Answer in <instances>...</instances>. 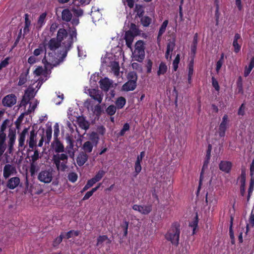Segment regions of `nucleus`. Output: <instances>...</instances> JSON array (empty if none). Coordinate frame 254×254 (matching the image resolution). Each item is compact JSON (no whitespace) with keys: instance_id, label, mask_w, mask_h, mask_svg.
<instances>
[{"instance_id":"f257e3e1","label":"nucleus","mask_w":254,"mask_h":254,"mask_svg":"<svg viewBox=\"0 0 254 254\" xmlns=\"http://www.w3.org/2000/svg\"><path fill=\"white\" fill-rule=\"evenodd\" d=\"M76 34L75 29L68 35L66 30L60 28L56 38H51L44 45L45 52H46V48L52 51L48 53L47 59L54 63V66H57L65 60L68 52L72 48L74 38L76 39Z\"/></svg>"},{"instance_id":"f03ea898","label":"nucleus","mask_w":254,"mask_h":254,"mask_svg":"<svg viewBox=\"0 0 254 254\" xmlns=\"http://www.w3.org/2000/svg\"><path fill=\"white\" fill-rule=\"evenodd\" d=\"M54 148L57 154L53 155L52 159L53 163L55 165L58 172H64L67 168L68 156L64 153L59 154L64 152V147L63 144L57 138L54 141Z\"/></svg>"},{"instance_id":"7ed1b4c3","label":"nucleus","mask_w":254,"mask_h":254,"mask_svg":"<svg viewBox=\"0 0 254 254\" xmlns=\"http://www.w3.org/2000/svg\"><path fill=\"white\" fill-rule=\"evenodd\" d=\"M181 225L179 222H173L170 228L165 235V239L171 242V243L175 245L178 246L179 243L180 235L181 233Z\"/></svg>"},{"instance_id":"20e7f679","label":"nucleus","mask_w":254,"mask_h":254,"mask_svg":"<svg viewBox=\"0 0 254 254\" xmlns=\"http://www.w3.org/2000/svg\"><path fill=\"white\" fill-rule=\"evenodd\" d=\"M145 47L143 41H137L135 45V49L133 53V58L135 61L141 63L145 58Z\"/></svg>"},{"instance_id":"39448f33","label":"nucleus","mask_w":254,"mask_h":254,"mask_svg":"<svg viewBox=\"0 0 254 254\" xmlns=\"http://www.w3.org/2000/svg\"><path fill=\"white\" fill-rule=\"evenodd\" d=\"M46 53L45 52V56L42 60V63L44 64V68L42 66H38L34 71L33 73L37 75L40 76L42 74H45L46 73V71H51V69L54 66L53 63L50 62L46 57Z\"/></svg>"},{"instance_id":"423d86ee","label":"nucleus","mask_w":254,"mask_h":254,"mask_svg":"<svg viewBox=\"0 0 254 254\" xmlns=\"http://www.w3.org/2000/svg\"><path fill=\"white\" fill-rule=\"evenodd\" d=\"M53 169L52 168L42 170L38 175V180L45 184L50 183L53 179Z\"/></svg>"},{"instance_id":"0eeeda50","label":"nucleus","mask_w":254,"mask_h":254,"mask_svg":"<svg viewBox=\"0 0 254 254\" xmlns=\"http://www.w3.org/2000/svg\"><path fill=\"white\" fill-rule=\"evenodd\" d=\"M229 122L228 116L225 114L222 117V122L220 123L218 128V134L220 137H223L225 135L226 131L228 128V123Z\"/></svg>"},{"instance_id":"6e6552de","label":"nucleus","mask_w":254,"mask_h":254,"mask_svg":"<svg viewBox=\"0 0 254 254\" xmlns=\"http://www.w3.org/2000/svg\"><path fill=\"white\" fill-rule=\"evenodd\" d=\"M132 209L135 211H137L142 214L147 215L151 212L152 210V205L151 204L139 205L134 204L132 206Z\"/></svg>"},{"instance_id":"1a4fd4ad","label":"nucleus","mask_w":254,"mask_h":254,"mask_svg":"<svg viewBox=\"0 0 254 254\" xmlns=\"http://www.w3.org/2000/svg\"><path fill=\"white\" fill-rule=\"evenodd\" d=\"M16 103V97L14 94H11L5 96L2 100V105L5 107H11Z\"/></svg>"},{"instance_id":"9d476101","label":"nucleus","mask_w":254,"mask_h":254,"mask_svg":"<svg viewBox=\"0 0 254 254\" xmlns=\"http://www.w3.org/2000/svg\"><path fill=\"white\" fill-rule=\"evenodd\" d=\"M17 173L16 168L11 164H6L3 167V176L4 178L7 179L10 176Z\"/></svg>"},{"instance_id":"9b49d317","label":"nucleus","mask_w":254,"mask_h":254,"mask_svg":"<svg viewBox=\"0 0 254 254\" xmlns=\"http://www.w3.org/2000/svg\"><path fill=\"white\" fill-rule=\"evenodd\" d=\"M89 96L95 101H97L99 104H100L103 100V93L95 89H92L89 90Z\"/></svg>"},{"instance_id":"f8f14e48","label":"nucleus","mask_w":254,"mask_h":254,"mask_svg":"<svg viewBox=\"0 0 254 254\" xmlns=\"http://www.w3.org/2000/svg\"><path fill=\"white\" fill-rule=\"evenodd\" d=\"M242 39L240 34L236 33L235 35L234 39L233 42V46L234 48V52L238 53L240 51Z\"/></svg>"},{"instance_id":"ddd939ff","label":"nucleus","mask_w":254,"mask_h":254,"mask_svg":"<svg viewBox=\"0 0 254 254\" xmlns=\"http://www.w3.org/2000/svg\"><path fill=\"white\" fill-rule=\"evenodd\" d=\"M20 182V180L19 177H12L7 180L6 186L9 189L13 190L19 186Z\"/></svg>"},{"instance_id":"4468645a","label":"nucleus","mask_w":254,"mask_h":254,"mask_svg":"<svg viewBox=\"0 0 254 254\" xmlns=\"http://www.w3.org/2000/svg\"><path fill=\"white\" fill-rule=\"evenodd\" d=\"M232 167V163L229 161H221L219 164V169L225 173H229Z\"/></svg>"},{"instance_id":"2eb2a0df","label":"nucleus","mask_w":254,"mask_h":254,"mask_svg":"<svg viewBox=\"0 0 254 254\" xmlns=\"http://www.w3.org/2000/svg\"><path fill=\"white\" fill-rule=\"evenodd\" d=\"M47 13L44 12L41 13L38 18L37 23L36 24V28L38 30H40L45 24L47 19Z\"/></svg>"},{"instance_id":"dca6fc26","label":"nucleus","mask_w":254,"mask_h":254,"mask_svg":"<svg viewBox=\"0 0 254 254\" xmlns=\"http://www.w3.org/2000/svg\"><path fill=\"white\" fill-rule=\"evenodd\" d=\"M29 14L25 13L24 14V27L23 28V39L25 38V35L28 34L30 31V27L31 25V21L29 18Z\"/></svg>"},{"instance_id":"f3484780","label":"nucleus","mask_w":254,"mask_h":254,"mask_svg":"<svg viewBox=\"0 0 254 254\" xmlns=\"http://www.w3.org/2000/svg\"><path fill=\"white\" fill-rule=\"evenodd\" d=\"M135 36L132 34L131 31H127L126 32L125 39L126 40V45L128 48H131L132 43Z\"/></svg>"},{"instance_id":"a211bd4d","label":"nucleus","mask_w":254,"mask_h":254,"mask_svg":"<svg viewBox=\"0 0 254 254\" xmlns=\"http://www.w3.org/2000/svg\"><path fill=\"white\" fill-rule=\"evenodd\" d=\"M99 84L100 87L102 90L105 91H108L111 87L112 83L108 78L105 77L100 80Z\"/></svg>"},{"instance_id":"6ab92c4d","label":"nucleus","mask_w":254,"mask_h":254,"mask_svg":"<svg viewBox=\"0 0 254 254\" xmlns=\"http://www.w3.org/2000/svg\"><path fill=\"white\" fill-rule=\"evenodd\" d=\"M30 67L26 69V70L22 72L19 77L18 85L22 86L24 85L27 81V78L29 73Z\"/></svg>"},{"instance_id":"aec40b11","label":"nucleus","mask_w":254,"mask_h":254,"mask_svg":"<svg viewBox=\"0 0 254 254\" xmlns=\"http://www.w3.org/2000/svg\"><path fill=\"white\" fill-rule=\"evenodd\" d=\"M72 14L68 8L64 9L62 12V19L63 21L68 22L71 21Z\"/></svg>"},{"instance_id":"412c9836","label":"nucleus","mask_w":254,"mask_h":254,"mask_svg":"<svg viewBox=\"0 0 254 254\" xmlns=\"http://www.w3.org/2000/svg\"><path fill=\"white\" fill-rule=\"evenodd\" d=\"M136 83L128 80L123 85L122 89L126 91H133L136 88Z\"/></svg>"},{"instance_id":"4be33fe9","label":"nucleus","mask_w":254,"mask_h":254,"mask_svg":"<svg viewBox=\"0 0 254 254\" xmlns=\"http://www.w3.org/2000/svg\"><path fill=\"white\" fill-rule=\"evenodd\" d=\"M88 158V155L85 153L80 154L76 159V162L78 165L80 167L83 166L87 161Z\"/></svg>"},{"instance_id":"5701e85b","label":"nucleus","mask_w":254,"mask_h":254,"mask_svg":"<svg viewBox=\"0 0 254 254\" xmlns=\"http://www.w3.org/2000/svg\"><path fill=\"white\" fill-rule=\"evenodd\" d=\"M36 136V133L34 129L30 131V137L29 139V147L31 148L32 150L29 149V151H32V149L35 146L36 141L35 137Z\"/></svg>"},{"instance_id":"b1692460","label":"nucleus","mask_w":254,"mask_h":254,"mask_svg":"<svg viewBox=\"0 0 254 254\" xmlns=\"http://www.w3.org/2000/svg\"><path fill=\"white\" fill-rule=\"evenodd\" d=\"M9 141L8 142V150L10 153L13 149V145L16 139V134L14 133H9L8 134Z\"/></svg>"},{"instance_id":"393cba45","label":"nucleus","mask_w":254,"mask_h":254,"mask_svg":"<svg viewBox=\"0 0 254 254\" xmlns=\"http://www.w3.org/2000/svg\"><path fill=\"white\" fill-rule=\"evenodd\" d=\"M168 67L164 62H161L159 65L158 69L157 71V74L158 76L161 75H164L167 71Z\"/></svg>"},{"instance_id":"a878e982","label":"nucleus","mask_w":254,"mask_h":254,"mask_svg":"<svg viewBox=\"0 0 254 254\" xmlns=\"http://www.w3.org/2000/svg\"><path fill=\"white\" fill-rule=\"evenodd\" d=\"M198 43V33H195L191 45V53L194 55L196 54Z\"/></svg>"},{"instance_id":"bb28decb","label":"nucleus","mask_w":254,"mask_h":254,"mask_svg":"<svg viewBox=\"0 0 254 254\" xmlns=\"http://www.w3.org/2000/svg\"><path fill=\"white\" fill-rule=\"evenodd\" d=\"M254 67V56L251 59L249 66H246L244 70V76L247 77Z\"/></svg>"},{"instance_id":"cd10ccee","label":"nucleus","mask_w":254,"mask_h":254,"mask_svg":"<svg viewBox=\"0 0 254 254\" xmlns=\"http://www.w3.org/2000/svg\"><path fill=\"white\" fill-rule=\"evenodd\" d=\"M28 128H25L22 131V132L20 134L19 137L18 138L19 142V146L22 147L24 144V141L25 139V135L26 133L28 132Z\"/></svg>"},{"instance_id":"c85d7f7f","label":"nucleus","mask_w":254,"mask_h":254,"mask_svg":"<svg viewBox=\"0 0 254 254\" xmlns=\"http://www.w3.org/2000/svg\"><path fill=\"white\" fill-rule=\"evenodd\" d=\"M233 219L234 217L233 216H231V221L229 227V235L231 239V243L232 245H235V240L234 236V233L233 230Z\"/></svg>"},{"instance_id":"c756f323","label":"nucleus","mask_w":254,"mask_h":254,"mask_svg":"<svg viewBox=\"0 0 254 254\" xmlns=\"http://www.w3.org/2000/svg\"><path fill=\"white\" fill-rule=\"evenodd\" d=\"M126 103V100L125 97H120L117 98L115 102L116 107L118 109H122Z\"/></svg>"},{"instance_id":"7c9ffc66","label":"nucleus","mask_w":254,"mask_h":254,"mask_svg":"<svg viewBox=\"0 0 254 254\" xmlns=\"http://www.w3.org/2000/svg\"><path fill=\"white\" fill-rule=\"evenodd\" d=\"M93 147V144L90 141H87L84 143L82 146V149L85 153H90L92 152Z\"/></svg>"},{"instance_id":"2f4dec72","label":"nucleus","mask_w":254,"mask_h":254,"mask_svg":"<svg viewBox=\"0 0 254 254\" xmlns=\"http://www.w3.org/2000/svg\"><path fill=\"white\" fill-rule=\"evenodd\" d=\"M209 160H207V159L205 158V160H204V162H203V166H202V168L201 169V173H200V175L199 187H198V191L200 189V186H201V185L202 184V180H203V172H204V169H205V168H207V167L208 164L209 163Z\"/></svg>"},{"instance_id":"473e14b6","label":"nucleus","mask_w":254,"mask_h":254,"mask_svg":"<svg viewBox=\"0 0 254 254\" xmlns=\"http://www.w3.org/2000/svg\"><path fill=\"white\" fill-rule=\"evenodd\" d=\"M80 234V231L78 230H71L67 232V233L64 234V238L66 239H69V238H71V237L75 236L77 237L79 236Z\"/></svg>"},{"instance_id":"72a5a7b5","label":"nucleus","mask_w":254,"mask_h":254,"mask_svg":"<svg viewBox=\"0 0 254 254\" xmlns=\"http://www.w3.org/2000/svg\"><path fill=\"white\" fill-rule=\"evenodd\" d=\"M111 69L115 75H118L120 71L119 63L116 61L112 62L111 64Z\"/></svg>"},{"instance_id":"f704fd0d","label":"nucleus","mask_w":254,"mask_h":254,"mask_svg":"<svg viewBox=\"0 0 254 254\" xmlns=\"http://www.w3.org/2000/svg\"><path fill=\"white\" fill-rule=\"evenodd\" d=\"M168 24V20H165L163 21L161 25L158 34V37H161L163 34L165 32L166 27Z\"/></svg>"},{"instance_id":"c9c22d12","label":"nucleus","mask_w":254,"mask_h":254,"mask_svg":"<svg viewBox=\"0 0 254 254\" xmlns=\"http://www.w3.org/2000/svg\"><path fill=\"white\" fill-rule=\"evenodd\" d=\"M90 139L93 144L96 145L99 142V137L96 132H92L90 135Z\"/></svg>"},{"instance_id":"e433bc0d","label":"nucleus","mask_w":254,"mask_h":254,"mask_svg":"<svg viewBox=\"0 0 254 254\" xmlns=\"http://www.w3.org/2000/svg\"><path fill=\"white\" fill-rule=\"evenodd\" d=\"M71 11L76 17H80L83 14V10L80 8H76L75 6L71 7Z\"/></svg>"},{"instance_id":"4c0bfd02","label":"nucleus","mask_w":254,"mask_h":254,"mask_svg":"<svg viewBox=\"0 0 254 254\" xmlns=\"http://www.w3.org/2000/svg\"><path fill=\"white\" fill-rule=\"evenodd\" d=\"M78 122L79 125L81 127L85 129H87L88 128L89 126L88 123L85 121L84 118L79 117L78 119Z\"/></svg>"},{"instance_id":"58836bf2","label":"nucleus","mask_w":254,"mask_h":254,"mask_svg":"<svg viewBox=\"0 0 254 254\" xmlns=\"http://www.w3.org/2000/svg\"><path fill=\"white\" fill-rule=\"evenodd\" d=\"M153 62L150 59H147L145 61V67L146 69V73L149 74L152 72Z\"/></svg>"},{"instance_id":"ea45409f","label":"nucleus","mask_w":254,"mask_h":254,"mask_svg":"<svg viewBox=\"0 0 254 254\" xmlns=\"http://www.w3.org/2000/svg\"><path fill=\"white\" fill-rule=\"evenodd\" d=\"M96 246H98L102 244V243L106 240H108V243H110L111 241L108 239L106 235L99 236L97 239Z\"/></svg>"},{"instance_id":"a19ab883","label":"nucleus","mask_w":254,"mask_h":254,"mask_svg":"<svg viewBox=\"0 0 254 254\" xmlns=\"http://www.w3.org/2000/svg\"><path fill=\"white\" fill-rule=\"evenodd\" d=\"M151 21V18L147 16L142 17L141 18V24L144 27L148 26L150 24Z\"/></svg>"},{"instance_id":"79ce46f5","label":"nucleus","mask_w":254,"mask_h":254,"mask_svg":"<svg viewBox=\"0 0 254 254\" xmlns=\"http://www.w3.org/2000/svg\"><path fill=\"white\" fill-rule=\"evenodd\" d=\"M128 224L129 223L128 221H127L126 220H124L123 224L121 225V227L123 229V237H126L127 235Z\"/></svg>"},{"instance_id":"37998d69","label":"nucleus","mask_w":254,"mask_h":254,"mask_svg":"<svg viewBox=\"0 0 254 254\" xmlns=\"http://www.w3.org/2000/svg\"><path fill=\"white\" fill-rule=\"evenodd\" d=\"M106 171L103 170H100L94 177H93L97 182L100 181L102 178L104 177V176L106 174Z\"/></svg>"},{"instance_id":"c03bdc74","label":"nucleus","mask_w":254,"mask_h":254,"mask_svg":"<svg viewBox=\"0 0 254 254\" xmlns=\"http://www.w3.org/2000/svg\"><path fill=\"white\" fill-rule=\"evenodd\" d=\"M117 110V108L113 105H110L106 110L107 114L110 116L114 115Z\"/></svg>"},{"instance_id":"a18cd8bd","label":"nucleus","mask_w":254,"mask_h":254,"mask_svg":"<svg viewBox=\"0 0 254 254\" xmlns=\"http://www.w3.org/2000/svg\"><path fill=\"white\" fill-rule=\"evenodd\" d=\"M64 238V233H62L60 235L55 239L53 242V246L54 247H57L63 241V239Z\"/></svg>"},{"instance_id":"49530a36","label":"nucleus","mask_w":254,"mask_h":254,"mask_svg":"<svg viewBox=\"0 0 254 254\" xmlns=\"http://www.w3.org/2000/svg\"><path fill=\"white\" fill-rule=\"evenodd\" d=\"M198 216H197V215H196L195 216L193 221L190 224V226L193 228V234H195V230L198 226Z\"/></svg>"},{"instance_id":"de8ad7c7","label":"nucleus","mask_w":254,"mask_h":254,"mask_svg":"<svg viewBox=\"0 0 254 254\" xmlns=\"http://www.w3.org/2000/svg\"><path fill=\"white\" fill-rule=\"evenodd\" d=\"M67 178L70 182L74 183L77 181L78 176L76 173L72 172L69 173Z\"/></svg>"},{"instance_id":"09e8293b","label":"nucleus","mask_w":254,"mask_h":254,"mask_svg":"<svg viewBox=\"0 0 254 254\" xmlns=\"http://www.w3.org/2000/svg\"><path fill=\"white\" fill-rule=\"evenodd\" d=\"M180 61V56L179 54H177L175 57V59L173 62V67L174 71H176L178 69V64Z\"/></svg>"},{"instance_id":"8fccbe9b","label":"nucleus","mask_w":254,"mask_h":254,"mask_svg":"<svg viewBox=\"0 0 254 254\" xmlns=\"http://www.w3.org/2000/svg\"><path fill=\"white\" fill-rule=\"evenodd\" d=\"M127 79L129 81L136 83L137 80V74L133 71L129 72L127 75Z\"/></svg>"},{"instance_id":"3c124183","label":"nucleus","mask_w":254,"mask_h":254,"mask_svg":"<svg viewBox=\"0 0 254 254\" xmlns=\"http://www.w3.org/2000/svg\"><path fill=\"white\" fill-rule=\"evenodd\" d=\"M128 31H131L132 34L135 36L139 35V30L138 28L137 27L136 25L134 23H131L129 30Z\"/></svg>"},{"instance_id":"603ef678","label":"nucleus","mask_w":254,"mask_h":254,"mask_svg":"<svg viewBox=\"0 0 254 254\" xmlns=\"http://www.w3.org/2000/svg\"><path fill=\"white\" fill-rule=\"evenodd\" d=\"M66 142L67 144V147L69 149H72L74 146V140L72 137L69 135H68L65 138Z\"/></svg>"},{"instance_id":"864d4df0","label":"nucleus","mask_w":254,"mask_h":254,"mask_svg":"<svg viewBox=\"0 0 254 254\" xmlns=\"http://www.w3.org/2000/svg\"><path fill=\"white\" fill-rule=\"evenodd\" d=\"M129 128H130V126H129V124L127 123H125L122 129L121 130L120 132L119 133V135L121 136H124L125 135L126 132L127 131L129 130Z\"/></svg>"},{"instance_id":"5fc2aeb1","label":"nucleus","mask_w":254,"mask_h":254,"mask_svg":"<svg viewBox=\"0 0 254 254\" xmlns=\"http://www.w3.org/2000/svg\"><path fill=\"white\" fill-rule=\"evenodd\" d=\"M31 161L33 163H35L37 160H38L40 156L39 151L38 149L35 148L34 151V154L31 156Z\"/></svg>"},{"instance_id":"6e6d98bb","label":"nucleus","mask_w":254,"mask_h":254,"mask_svg":"<svg viewBox=\"0 0 254 254\" xmlns=\"http://www.w3.org/2000/svg\"><path fill=\"white\" fill-rule=\"evenodd\" d=\"M194 61L192 59L188 64V75L192 76L193 74Z\"/></svg>"},{"instance_id":"4d7b16f0","label":"nucleus","mask_w":254,"mask_h":254,"mask_svg":"<svg viewBox=\"0 0 254 254\" xmlns=\"http://www.w3.org/2000/svg\"><path fill=\"white\" fill-rule=\"evenodd\" d=\"M246 168L245 167H242L241 169V175L238 179L240 180V182H246Z\"/></svg>"},{"instance_id":"13d9d810","label":"nucleus","mask_w":254,"mask_h":254,"mask_svg":"<svg viewBox=\"0 0 254 254\" xmlns=\"http://www.w3.org/2000/svg\"><path fill=\"white\" fill-rule=\"evenodd\" d=\"M216 7V9L215 11V20H216V25L218 24L219 22V18L220 16V13L219 11V4H214Z\"/></svg>"},{"instance_id":"bf43d9fd","label":"nucleus","mask_w":254,"mask_h":254,"mask_svg":"<svg viewBox=\"0 0 254 254\" xmlns=\"http://www.w3.org/2000/svg\"><path fill=\"white\" fill-rule=\"evenodd\" d=\"M249 224L247 225L246 229L247 232L249 231V225H250L252 227L254 226V214L253 212L251 213L249 218Z\"/></svg>"},{"instance_id":"052dcab7","label":"nucleus","mask_w":254,"mask_h":254,"mask_svg":"<svg viewBox=\"0 0 254 254\" xmlns=\"http://www.w3.org/2000/svg\"><path fill=\"white\" fill-rule=\"evenodd\" d=\"M9 120L7 119L4 120L2 123V125L0 127V132H4V131L6 129L7 126L9 123Z\"/></svg>"},{"instance_id":"680f3d73","label":"nucleus","mask_w":254,"mask_h":254,"mask_svg":"<svg viewBox=\"0 0 254 254\" xmlns=\"http://www.w3.org/2000/svg\"><path fill=\"white\" fill-rule=\"evenodd\" d=\"M237 87L238 89V92L242 93L243 92V83H242V79L241 76H240L238 78V80L237 82Z\"/></svg>"},{"instance_id":"e2e57ef3","label":"nucleus","mask_w":254,"mask_h":254,"mask_svg":"<svg viewBox=\"0 0 254 254\" xmlns=\"http://www.w3.org/2000/svg\"><path fill=\"white\" fill-rule=\"evenodd\" d=\"M135 172L136 175H138L141 170V162L138 161H135L134 165Z\"/></svg>"},{"instance_id":"0e129e2a","label":"nucleus","mask_w":254,"mask_h":254,"mask_svg":"<svg viewBox=\"0 0 254 254\" xmlns=\"http://www.w3.org/2000/svg\"><path fill=\"white\" fill-rule=\"evenodd\" d=\"M10 57H6L4 60L2 61L0 63V67L2 69V68L6 67L9 64V61Z\"/></svg>"},{"instance_id":"69168bd1","label":"nucleus","mask_w":254,"mask_h":254,"mask_svg":"<svg viewBox=\"0 0 254 254\" xmlns=\"http://www.w3.org/2000/svg\"><path fill=\"white\" fill-rule=\"evenodd\" d=\"M52 129L51 127L48 128L46 131V139L48 142H49L52 138Z\"/></svg>"},{"instance_id":"338daca9","label":"nucleus","mask_w":254,"mask_h":254,"mask_svg":"<svg viewBox=\"0 0 254 254\" xmlns=\"http://www.w3.org/2000/svg\"><path fill=\"white\" fill-rule=\"evenodd\" d=\"M212 85L216 91H218L219 90L220 86L218 82L214 77H212Z\"/></svg>"},{"instance_id":"774afa93","label":"nucleus","mask_w":254,"mask_h":254,"mask_svg":"<svg viewBox=\"0 0 254 254\" xmlns=\"http://www.w3.org/2000/svg\"><path fill=\"white\" fill-rule=\"evenodd\" d=\"M245 105L244 103H243L239 108L238 115L239 116H244L245 115Z\"/></svg>"}]
</instances>
